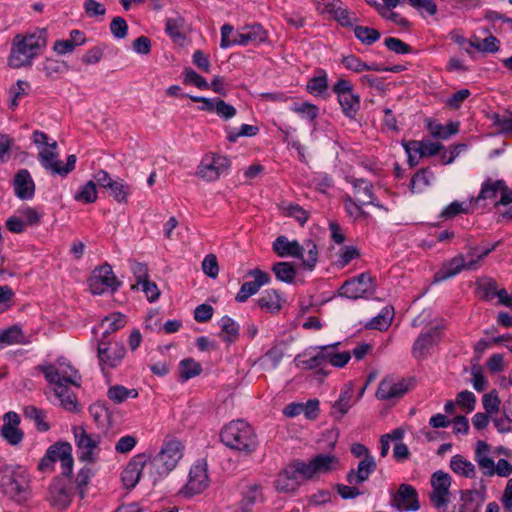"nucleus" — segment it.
Wrapping results in <instances>:
<instances>
[{
  "label": "nucleus",
  "instance_id": "obj_25",
  "mask_svg": "<svg viewBox=\"0 0 512 512\" xmlns=\"http://www.w3.org/2000/svg\"><path fill=\"white\" fill-rule=\"evenodd\" d=\"M238 45H259L267 40V32L260 24L245 25L237 30Z\"/></svg>",
  "mask_w": 512,
  "mask_h": 512
},
{
  "label": "nucleus",
  "instance_id": "obj_32",
  "mask_svg": "<svg viewBox=\"0 0 512 512\" xmlns=\"http://www.w3.org/2000/svg\"><path fill=\"white\" fill-rule=\"evenodd\" d=\"M283 302L284 299L275 289L265 290L257 301L260 309L271 314L278 313L282 308Z\"/></svg>",
  "mask_w": 512,
  "mask_h": 512
},
{
  "label": "nucleus",
  "instance_id": "obj_11",
  "mask_svg": "<svg viewBox=\"0 0 512 512\" xmlns=\"http://www.w3.org/2000/svg\"><path fill=\"white\" fill-rule=\"evenodd\" d=\"M230 160L219 154H206L197 167V176L206 181H215L220 176L227 174L230 168Z\"/></svg>",
  "mask_w": 512,
  "mask_h": 512
},
{
  "label": "nucleus",
  "instance_id": "obj_38",
  "mask_svg": "<svg viewBox=\"0 0 512 512\" xmlns=\"http://www.w3.org/2000/svg\"><path fill=\"white\" fill-rule=\"evenodd\" d=\"M125 323V317L120 313H113L105 317L99 325V328L102 329L101 339H109V335L124 327Z\"/></svg>",
  "mask_w": 512,
  "mask_h": 512
},
{
  "label": "nucleus",
  "instance_id": "obj_50",
  "mask_svg": "<svg viewBox=\"0 0 512 512\" xmlns=\"http://www.w3.org/2000/svg\"><path fill=\"white\" fill-rule=\"evenodd\" d=\"M488 119L492 125L498 129L500 133H512V113L505 112L503 114L491 113Z\"/></svg>",
  "mask_w": 512,
  "mask_h": 512
},
{
  "label": "nucleus",
  "instance_id": "obj_16",
  "mask_svg": "<svg viewBox=\"0 0 512 512\" xmlns=\"http://www.w3.org/2000/svg\"><path fill=\"white\" fill-rule=\"evenodd\" d=\"M148 462L149 455L146 453L136 454L129 460L121 473V480L126 488H134L138 484L142 475L144 477H148Z\"/></svg>",
  "mask_w": 512,
  "mask_h": 512
},
{
  "label": "nucleus",
  "instance_id": "obj_36",
  "mask_svg": "<svg viewBox=\"0 0 512 512\" xmlns=\"http://www.w3.org/2000/svg\"><path fill=\"white\" fill-rule=\"evenodd\" d=\"M450 468L454 473L466 478H474L476 475L475 465L459 454L451 458Z\"/></svg>",
  "mask_w": 512,
  "mask_h": 512
},
{
  "label": "nucleus",
  "instance_id": "obj_53",
  "mask_svg": "<svg viewBox=\"0 0 512 512\" xmlns=\"http://www.w3.org/2000/svg\"><path fill=\"white\" fill-rule=\"evenodd\" d=\"M201 371V365L193 359H184L179 364V373L182 381L198 376Z\"/></svg>",
  "mask_w": 512,
  "mask_h": 512
},
{
  "label": "nucleus",
  "instance_id": "obj_2",
  "mask_svg": "<svg viewBox=\"0 0 512 512\" xmlns=\"http://www.w3.org/2000/svg\"><path fill=\"white\" fill-rule=\"evenodd\" d=\"M46 46L47 33L45 29L36 30L25 35L18 34L12 42L8 65L16 69L30 66Z\"/></svg>",
  "mask_w": 512,
  "mask_h": 512
},
{
  "label": "nucleus",
  "instance_id": "obj_46",
  "mask_svg": "<svg viewBox=\"0 0 512 512\" xmlns=\"http://www.w3.org/2000/svg\"><path fill=\"white\" fill-rule=\"evenodd\" d=\"M97 182L90 180L79 187V190L74 195V200L84 204H90L97 200Z\"/></svg>",
  "mask_w": 512,
  "mask_h": 512
},
{
  "label": "nucleus",
  "instance_id": "obj_31",
  "mask_svg": "<svg viewBox=\"0 0 512 512\" xmlns=\"http://www.w3.org/2000/svg\"><path fill=\"white\" fill-rule=\"evenodd\" d=\"M350 183L353 186L357 202H359L362 205L372 204L378 206V204L375 202L373 187L370 182H368L365 179L352 178L350 180Z\"/></svg>",
  "mask_w": 512,
  "mask_h": 512
},
{
  "label": "nucleus",
  "instance_id": "obj_22",
  "mask_svg": "<svg viewBox=\"0 0 512 512\" xmlns=\"http://www.w3.org/2000/svg\"><path fill=\"white\" fill-rule=\"evenodd\" d=\"M500 194V201L496 204L508 205L512 202V190L509 189L503 180H487L482 184L476 202L481 200H495Z\"/></svg>",
  "mask_w": 512,
  "mask_h": 512
},
{
  "label": "nucleus",
  "instance_id": "obj_15",
  "mask_svg": "<svg viewBox=\"0 0 512 512\" xmlns=\"http://www.w3.org/2000/svg\"><path fill=\"white\" fill-rule=\"evenodd\" d=\"M390 506L398 512H415L420 509L417 490L410 484H400L391 494Z\"/></svg>",
  "mask_w": 512,
  "mask_h": 512
},
{
  "label": "nucleus",
  "instance_id": "obj_48",
  "mask_svg": "<svg viewBox=\"0 0 512 512\" xmlns=\"http://www.w3.org/2000/svg\"><path fill=\"white\" fill-rule=\"evenodd\" d=\"M24 415L27 419L32 420L38 431L46 432L50 426L46 422V414L43 410L35 406H27L24 408Z\"/></svg>",
  "mask_w": 512,
  "mask_h": 512
},
{
  "label": "nucleus",
  "instance_id": "obj_1",
  "mask_svg": "<svg viewBox=\"0 0 512 512\" xmlns=\"http://www.w3.org/2000/svg\"><path fill=\"white\" fill-rule=\"evenodd\" d=\"M45 379L52 386L60 405L67 411L77 410V400L71 391V386L79 387L81 376L70 363L59 359L55 363L41 367Z\"/></svg>",
  "mask_w": 512,
  "mask_h": 512
},
{
  "label": "nucleus",
  "instance_id": "obj_42",
  "mask_svg": "<svg viewBox=\"0 0 512 512\" xmlns=\"http://www.w3.org/2000/svg\"><path fill=\"white\" fill-rule=\"evenodd\" d=\"M307 91L316 96L323 95L328 88V76L324 70H318L316 74L308 81Z\"/></svg>",
  "mask_w": 512,
  "mask_h": 512
},
{
  "label": "nucleus",
  "instance_id": "obj_62",
  "mask_svg": "<svg viewBox=\"0 0 512 512\" xmlns=\"http://www.w3.org/2000/svg\"><path fill=\"white\" fill-rule=\"evenodd\" d=\"M184 83L196 86L199 89H210L209 83L197 72L188 68L184 70Z\"/></svg>",
  "mask_w": 512,
  "mask_h": 512
},
{
  "label": "nucleus",
  "instance_id": "obj_55",
  "mask_svg": "<svg viewBox=\"0 0 512 512\" xmlns=\"http://www.w3.org/2000/svg\"><path fill=\"white\" fill-rule=\"evenodd\" d=\"M30 89V84L23 80H18L14 86L9 90V107L15 109L18 106V101L25 95H27Z\"/></svg>",
  "mask_w": 512,
  "mask_h": 512
},
{
  "label": "nucleus",
  "instance_id": "obj_27",
  "mask_svg": "<svg viewBox=\"0 0 512 512\" xmlns=\"http://www.w3.org/2000/svg\"><path fill=\"white\" fill-rule=\"evenodd\" d=\"M15 195L21 200H30L35 194L34 181L26 169H21L15 175L13 182Z\"/></svg>",
  "mask_w": 512,
  "mask_h": 512
},
{
  "label": "nucleus",
  "instance_id": "obj_12",
  "mask_svg": "<svg viewBox=\"0 0 512 512\" xmlns=\"http://www.w3.org/2000/svg\"><path fill=\"white\" fill-rule=\"evenodd\" d=\"M452 483L451 476L442 470L435 471L430 478L432 491L429 499L433 505L440 509L446 507L451 500L450 487Z\"/></svg>",
  "mask_w": 512,
  "mask_h": 512
},
{
  "label": "nucleus",
  "instance_id": "obj_28",
  "mask_svg": "<svg viewBox=\"0 0 512 512\" xmlns=\"http://www.w3.org/2000/svg\"><path fill=\"white\" fill-rule=\"evenodd\" d=\"M441 339V331L438 327L433 328L428 333L421 334L414 342L412 354L416 358L425 357L429 350Z\"/></svg>",
  "mask_w": 512,
  "mask_h": 512
},
{
  "label": "nucleus",
  "instance_id": "obj_19",
  "mask_svg": "<svg viewBox=\"0 0 512 512\" xmlns=\"http://www.w3.org/2000/svg\"><path fill=\"white\" fill-rule=\"evenodd\" d=\"M20 415L14 411H8L2 416L0 436L11 446H18L24 439V432L20 429Z\"/></svg>",
  "mask_w": 512,
  "mask_h": 512
},
{
  "label": "nucleus",
  "instance_id": "obj_44",
  "mask_svg": "<svg viewBox=\"0 0 512 512\" xmlns=\"http://www.w3.org/2000/svg\"><path fill=\"white\" fill-rule=\"evenodd\" d=\"M338 345V342L331 345H326V359L327 363H330L334 367L342 368L351 359V353L348 351L336 352Z\"/></svg>",
  "mask_w": 512,
  "mask_h": 512
},
{
  "label": "nucleus",
  "instance_id": "obj_40",
  "mask_svg": "<svg viewBox=\"0 0 512 512\" xmlns=\"http://www.w3.org/2000/svg\"><path fill=\"white\" fill-rule=\"evenodd\" d=\"M107 397L115 404H121L127 399L138 397V391L134 388L129 389L123 385H113L108 388Z\"/></svg>",
  "mask_w": 512,
  "mask_h": 512
},
{
  "label": "nucleus",
  "instance_id": "obj_60",
  "mask_svg": "<svg viewBox=\"0 0 512 512\" xmlns=\"http://www.w3.org/2000/svg\"><path fill=\"white\" fill-rule=\"evenodd\" d=\"M375 9L383 18L390 20L401 27L409 26V21L402 17L400 14L389 11L391 8H385L380 3L375 2Z\"/></svg>",
  "mask_w": 512,
  "mask_h": 512
},
{
  "label": "nucleus",
  "instance_id": "obj_21",
  "mask_svg": "<svg viewBox=\"0 0 512 512\" xmlns=\"http://www.w3.org/2000/svg\"><path fill=\"white\" fill-rule=\"evenodd\" d=\"M247 276L252 277L254 280L245 282L240 287L235 297V300L239 303L246 302L251 296L255 295L261 287L271 282L270 275L259 268L249 270Z\"/></svg>",
  "mask_w": 512,
  "mask_h": 512
},
{
  "label": "nucleus",
  "instance_id": "obj_9",
  "mask_svg": "<svg viewBox=\"0 0 512 512\" xmlns=\"http://www.w3.org/2000/svg\"><path fill=\"white\" fill-rule=\"evenodd\" d=\"M126 349L120 342L100 339L97 342V358L102 371L119 366L124 359Z\"/></svg>",
  "mask_w": 512,
  "mask_h": 512
},
{
  "label": "nucleus",
  "instance_id": "obj_8",
  "mask_svg": "<svg viewBox=\"0 0 512 512\" xmlns=\"http://www.w3.org/2000/svg\"><path fill=\"white\" fill-rule=\"evenodd\" d=\"M76 453L79 461L93 464L100 456L101 437L98 434L88 433L83 426L73 427Z\"/></svg>",
  "mask_w": 512,
  "mask_h": 512
},
{
  "label": "nucleus",
  "instance_id": "obj_47",
  "mask_svg": "<svg viewBox=\"0 0 512 512\" xmlns=\"http://www.w3.org/2000/svg\"><path fill=\"white\" fill-rule=\"evenodd\" d=\"M221 337L224 341L231 343L239 335V325L229 316H223L219 321Z\"/></svg>",
  "mask_w": 512,
  "mask_h": 512
},
{
  "label": "nucleus",
  "instance_id": "obj_51",
  "mask_svg": "<svg viewBox=\"0 0 512 512\" xmlns=\"http://www.w3.org/2000/svg\"><path fill=\"white\" fill-rule=\"evenodd\" d=\"M183 29L184 19L182 17L176 16L166 20V32L175 42L184 40Z\"/></svg>",
  "mask_w": 512,
  "mask_h": 512
},
{
  "label": "nucleus",
  "instance_id": "obj_54",
  "mask_svg": "<svg viewBox=\"0 0 512 512\" xmlns=\"http://www.w3.org/2000/svg\"><path fill=\"white\" fill-rule=\"evenodd\" d=\"M259 128L254 125L242 124L239 129L228 128L226 130L227 139L229 142H236L240 137H253L257 135Z\"/></svg>",
  "mask_w": 512,
  "mask_h": 512
},
{
  "label": "nucleus",
  "instance_id": "obj_41",
  "mask_svg": "<svg viewBox=\"0 0 512 512\" xmlns=\"http://www.w3.org/2000/svg\"><path fill=\"white\" fill-rule=\"evenodd\" d=\"M497 246V243L488 247L478 253V249L476 247L470 248L467 253V257L464 256V264L467 271L477 270L480 267L481 261L489 255Z\"/></svg>",
  "mask_w": 512,
  "mask_h": 512
},
{
  "label": "nucleus",
  "instance_id": "obj_23",
  "mask_svg": "<svg viewBox=\"0 0 512 512\" xmlns=\"http://www.w3.org/2000/svg\"><path fill=\"white\" fill-rule=\"evenodd\" d=\"M408 390V383L404 379L389 376L380 381L376 397L380 400L399 398L407 393Z\"/></svg>",
  "mask_w": 512,
  "mask_h": 512
},
{
  "label": "nucleus",
  "instance_id": "obj_3",
  "mask_svg": "<svg viewBox=\"0 0 512 512\" xmlns=\"http://www.w3.org/2000/svg\"><path fill=\"white\" fill-rule=\"evenodd\" d=\"M32 140L38 150L39 162L46 171L65 177L75 169L76 156L69 155L66 163H63L58 159L57 142L50 139L44 132L34 131Z\"/></svg>",
  "mask_w": 512,
  "mask_h": 512
},
{
  "label": "nucleus",
  "instance_id": "obj_13",
  "mask_svg": "<svg viewBox=\"0 0 512 512\" xmlns=\"http://www.w3.org/2000/svg\"><path fill=\"white\" fill-rule=\"evenodd\" d=\"M120 286L112 267L104 264L93 270L89 278V287L93 294L101 295L106 292H114Z\"/></svg>",
  "mask_w": 512,
  "mask_h": 512
},
{
  "label": "nucleus",
  "instance_id": "obj_7",
  "mask_svg": "<svg viewBox=\"0 0 512 512\" xmlns=\"http://www.w3.org/2000/svg\"><path fill=\"white\" fill-rule=\"evenodd\" d=\"M273 249L280 257L300 258L303 265L310 270L318 260L317 248L312 241H307L301 246L296 240L290 241L285 236H279L273 243Z\"/></svg>",
  "mask_w": 512,
  "mask_h": 512
},
{
  "label": "nucleus",
  "instance_id": "obj_64",
  "mask_svg": "<svg viewBox=\"0 0 512 512\" xmlns=\"http://www.w3.org/2000/svg\"><path fill=\"white\" fill-rule=\"evenodd\" d=\"M262 499V494L259 486L250 484L243 491V503L246 507H250Z\"/></svg>",
  "mask_w": 512,
  "mask_h": 512
},
{
  "label": "nucleus",
  "instance_id": "obj_4",
  "mask_svg": "<svg viewBox=\"0 0 512 512\" xmlns=\"http://www.w3.org/2000/svg\"><path fill=\"white\" fill-rule=\"evenodd\" d=\"M184 454L183 444L175 439L164 441L160 451L149 456L147 475L150 482L155 485L167 477L178 465Z\"/></svg>",
  "mask_w": 512,
  "mask_h": 512
},
{
  "label": "nucleus",
  "instance_id": "obj_26",
  "mask_svg": "<svg viewBox=\"0 0 512 512\" xmlns=\"http://www.w3.org/2000/svg\"><path fill=\"white\" fill-rule=\"evenodd\" d=\"M464 270H466L464 264V255L459 253L441 265V267L434 274L433 282L440 283L446 281L457 276Z\"/></svg>",
  "mask_w": 512,
  "mask_h": 512
},
{
  "label": "nucleus",
  "instance_id": "obj_57",
  "mask_svg": "<svg viewBox=\"0 0 512 512\" xmlns=\"http://www.w3.org/2000/svg\"><path fill=\"white\" fill-rule=\"evenodd\" d=\"M291 110L299 114L303 119L314 121L319 114V109L316 105L309 102L295 103Z\"/></svg>",
  "mask_w": 512,
  "mask_h": 512
},
{
  "label": "nucleus",
  "instance_id": "obj_43",
  "mask_svg": "<svg viewBox=\"0 0 512 512\" xmlns=\"http://www.w3.org/2000/svg\"><path fill=\"white\" fill-rule=\"evenodd\" d=\"M394 309L391 306H385L381 312L373 317L367 324L369 329L386 330L393 319Z\"/></svg>",
  "mask_w": 512,
  "mask_h": 512
},
{
  "label": "nucleus",
  "instance_id": "obj_6",
  "mask_svg": "<svg viewBox=\"0 0 512 512\" xmlns=\"http://www.w3.org/2000/svg\"><path fill=\"white\" fill-rule=\"evenodd\" d=\"M221 440L226 446L244 453H251L257 447L252 427L243 420L227 424L221 432Z\"/></svg>",
  "mask_w": 512,
  "mask_h": 512
},
{
  "label": "nucleus",
  "instance_id": "obj_17",
  "mask_svg": "<svg viewBox=\"0 0 512 512\" xmlns=\"http://www.w3.org/2000/svg\"><path fill=\"white\" fill-rule=\"evenodd\" d=\"M209 484L207 463L204 459L197 460L190 468L187 484L181 490L185 496H193L203 492Z\"/></svg>",
  "mask_w": 512,
  "mask_h": 512
},
{
  "label": "nucleus",
  "instance_id": "obj_20",
  "mask_svg": "<svg viewBox=\"0 0 512 512\" xmlns=\"http://www.w3.org/2000/svg\"><path fill=\"white\" fill-rule=\"evenodd\" d=\"M339 458L333 454H317L308 462H304L306 479H312L316 475L327 474L338 468Z\"/></svg>",
  "mask_w": 512,
  "mask_h": 512
},
{
  "label": "nucleus",
  "instance_id": "obj_39",
  "mask_svg": "<svg viewBox=\"0 0 512 512\" xmlns=\"http://www.w3.org/2000/svg\"><path fill=\"white\" fill-rule=\"evenodd\" d=\"M434 180V174L428 169L417 171L411 179L410 190L412 193H422Z\"/></svg>",
  "mask_w": 512,
  "mask_h": 512
},
{
  "label": "nucleus",
  "instance_id": "obj_45",
  "mask_svg": "<svg viewBox=\"0 0 512 512\" xmlns=\"http://www.w3.org/2000/svg\"><path fill=\"white\" fill-rule=\"evenodd\" d=\"M272 271L277 280L292 284L296 277V269L289 262H277L272 266Z\"/></svg>",
  "mask_w": 512,
  "mask_h": 512
},
{
  "label": "nucleus",
  "instance_id": "obj_35",
  "mask_svg": "<svg viewBox=\"0 0 512 512\" xmlns=\"http://www.w3.org/2000/svg\"><path fill=\"white\" fill-rule=\"evenodd\" d=\"M489 453V444L483 440H478L475 448V461L486 476L492 472V467L495 464Z\"/></svg>",
  "mask_w": 512,
  "mask_h": 512
},
{
  "label": "nucleus",
  "instance_id": "obj_63",
  "mask_svg": "<svg viewBox=\"0 0 512 512\" xmlns=\"http://www.w3.org/2000/svg\"><path fill=\"white\" fill-rule=\"evenodd\" d=\"M471 383L473 388L478 391L482 392L486 389L488 381L487 378L484 376L482 367L480 365H474L471 367Z\"/></svg>",
  "mask_w": 512,
  "mask_h": 512
},
{
  "label": "nucleus",
  "instance_id": "obj_30",
  "mask_svg": "<svg viewBox=\"0 0 512 512\" xmlns=\"http://www.w3.org/2000/svg\"><path fill=\"white\" fill-rule=\"evenodd\" d=\"M28 343H30L29 337L24 334L22 328L18 325L0 330V349L6 346L26 345Z\"/></svg>",
  "mask_w": 512,
  "mask_h": 512
},
{
  "label": "nucleus",
  "instance_id": "obj_18",
  "mask_svg": "<svg viewBox=\"0 0 512 512\" xmlns=\"http://www.w3.org/2000/svg\"><path fill=\"white\" fill-rule=\"evenodd\" d=\"M372 292V279L366 273L347 280L339 289L340 296L352 300L364 298Z\"/></svg>",
  "mask_w": 512,
  "mask_h": 512
},
{
  "label": "nucleus",
  "instance_id": "obj_5",
  "mask_svg": "<svg viewBox=\"0 0 512 512\" xmlns=\"http://www.w3.org/2000/svg\"><path fill=\"white\" fill-rule=\"evenodd\" d=\"M1 491L18 503L25 502L30 495L29 475L23 466L6 465L1 471Z\"/></svg>",
  "mask_w": 512,
  "mask_h": 512
},
{
  "label": "nucleus",
  "instance_id": "obj_49",
  "mask_svg": "<svg viewBox=\"0 0 512 512\" xmlns=\"http://www.w3.org/2000/svg\"><path fill=\"white\" fill-rule=\"evenodd\" d=\"M459 124L450 122L447 125L440 123H429L428 129L433 137L440 139H448L450 136L458 132Z\"/></svg>",
  "mask_w": 512,
  "mask_h": 512
},
{
  "label": "nucleus",
  "instance_id": "obj_58",
  "mask_svg": "<svg viewBox=\"0 0 512 512\" xmlns=\"http://www.w3.org/2000/svg\"><path fill=\"white\" fill-rule=\"evenodd\" d=\"M355 37L363 44L371 45L380 38V33L367 26H356L354 28Z\"/></svg>",
  "mask_w": 512,
  "mask_h": 512
},
{
  "label": "nucleus",
  "instance_id": "obj_33",
  "mask_svg": "<svg viewBox=\"0 0 512 512\" xmlns=\"http://www.w3.org/2000/svg\"><path fill=\"white\" fill-rule=\"evenodd\" d=\"M353 392L352 384L349 383L344 386L338 400L332 405V414L335 418L341 419L352 407Z\"/></svg>",
  "mask_w": 512,
  "mask_h": 512
},
{
  "label": "nucleus",
  "instance_id": "obj_24",
  "mask_svg": "<svg viewBox=\"0 0 512 512\" xmlns=\"http://www.w3.org/2000/svg\"><path fill=\"white\" fill-rule=\"evenodd\" d=\"M296 365L304 369H315L327 363L326 345L310 347L295 358Z\"/></svg>",
  "mask_w": 512,
  "mask_h": 512
},
{
  "label": "nucleus",
  "instance_id": "obj_37",
  "mask_svg": "<svg viewBox=\"0 0 512 512\" xmlns=\"http://www.w3.org/2000/svg\"><path fill=\"white\" fill-rule=\"evenodd\" d=\"M342 112L348 118H354L360 108V96L354 91L337 97Z\"/></svg>",
  "mask_w": 512,
  "mask_h": 512
},
{
  "label": "nucleus",
  "instance_id": "obj_52",
  "mask_svg": "<svg viewBox=\"0 0 512 512\" xmlns=\"http://www.w3.org/2000/svg\"><path fill=\"white\" fill-rule=\"evenodd\" d=\"M342 63L346 69L351 70L356 73H360L363 71H380V69L377 67V65H375V64L368 65L354 55H348V56L343 57Z\"/></svg>",
  "mask_w": 512,
  "mask_h": 512
},
{
  "label": "nucleus",
  "instance_id": "obj_34",
  "mask_svg": "<svg viewBox=\"0 0 512 512\" xmlns=\"http://www.w3.org/2000/svg\"><path fill=\"white\" fill-rule=\"evenodd\" d=\"M50 502L57 509H65L72 501V492L61 483H54L50 487Z\"/></svg>",
  "mask_w": 512,
  "mask_h": 512
},
{
  "label": "nucleus",
  "instance_id": "obj_59",
  "mask_svg": "<svg viewBox=\"0 0 512 512\" xmlns=\"http://www.w3.org/2000/svg\"><path fill=\"white\" fill-rule=\"evenodd\" d=\"M236 34L237 30L235 31L232 25L224 24L221 27L220 47L222 49H227L231 46L238 45V37L236 36Z\"/></svg>",
  "mask_w": 512,
  "mask_h": 512
},
{
  "label": "nucleus",
  "instance_id": "obj_56",
  "mask_svg": "<svg viewBox=\"0 0 512 512\" xmlns=\"http://www.w3.org/2000/svg\"><path fill=\"white\" fill-rule=\"evenodd\" d=\"M62 455V460L60 461L61 465V473L64 476L69 477L72 474L73 470V457H72V446L70 443L63 444L60 448H57Z\"/></svg>",
  "mask_w": 512,
  "mask_h": 512
},
{
  "label": "nucleus",
  "instance_id": "obj_14",
  "mask_svg": "<svg viewBox=\"0 0 512 512\" xmlns=\"http://www.w3.org/2000/svg\"><path fill=\"white\" fill-rule=\"evenodd\" d=\"M98 186L107 189L118 203H126L132 192L131 186L121 178H112L108 172L99 170L94 174Z\"/></svg>",
  "mask_w": 512,
  "mask_h": 512
},
{
  "label": "nucleus",
  "instance_id": "obj_10",
  "mask_svg": "<svg viewBox=\"0 0 512 512\" xmlns=\"http://www.w3.org/2000/svg\"><path fill=\"white\" fill-rule=\"evenodd\" d=\"M306 479L304 461L295 460L290 463L275 480V488L279 492H293Z\"/></svg>",
  "mask_w": 512,
  "mask_h": 512
},
{
  "label": "nucleus",
  "instance_id": "obj_29",
  "mask_svg": "<svg viewBox=\"0 0 512 512\" xmlns=\"http://www.w3.org/2000/svg\"><path fill=\"white\" fill-rule=\"evenodd\" d=\"M376 461L372 455H367L358 464L357 469L350 470L346 480L350 485L361 484L376 470Z\"/></svg>",
  "mask_w": 512,
  "mask_h": 512
},
{
  "label": "nucleus",
  "instance_id": "obj_61",
  "mask_svg": "<svg viewBox=\"0 0 512 512\" xmlns=\"http://www.w3.org/2000/svg\"><path fill=\"white\" fill-rule=\"evenodd\" d=\"M284 357V346L274 345L264 355V361L271 367L276 368Z\"/></svg>",
  "mask_w": 512,
  "mask_h": 512
}]
</instances>
